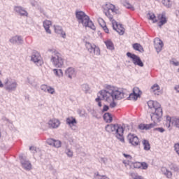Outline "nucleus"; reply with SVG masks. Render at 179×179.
<instances>
[{
    "mask_svg": "<svg viewBox=\"0 0 179 179\" xmlns=\"http://www.w3.org/2000/svg\"><path fill=\"white\" fill-rule=\"evenodd\" d=\"M103 12L110 19L113 24V28L117 31L120 36H122L125 33V29L122 27V24H118L117 21L113 19V17L115 13H117L118 9L115 8V6L112 3H108L103 6Z\"/></svg>",
    "mask_w": 179,
    "mask_h": 179,
    "instance_id": "f257e3e1",
    "label": "nucleus"
},
{
    "mask_svg": "<svg viewBox=\"0 0 179 179\" xmlns=\"http://www.w3.org/2000/svg\"><path fill=\"white\" fill-rule=\"evenodd\" d=\"M99 94L102 96L103 100H106V101L110 103V106L112 108H114V107L117 106V103L114 102V100L116 99L117 100H121V99L124 97V93L117 90L110 92L107 90H103L99 92Z\"/></svg>",
    "mask_w": 179,
    "mask_h": 179,
    "instance_id": "f03ea898",
    "label": "nucleus"
},
{
    "mask_svg": "<svg viewBox=\"0 0 179 179\" xmlns=\"http://www.w3.org/2000/svg\"><path fill=\"white\" fill-rule=\"evenodd\" d=\"M163 117V109H159L155 110V113H151V120L153 123L150 124H140L138 125V129L141 131H149L152 128H155L157 124L156 122H160L162 121V117Z\"/></svg>",
    "mask_w": 179,
    "mask_h": 179,
    "instance_id": "7ed1b4c3",
    "label": "nucleus"
},
{
    "mask_svg": "<svg viewBox=\"0 0 179 179\" xmlns=\"http://www.w3.org/2000/svg\"><path fill=\"white\" fill-rule=\"evenodd\" d=\"M106 131L109 134L112 132H115L116 134V138L120 141V142H125V139L124 138V127L118 124H108L106 127Z\"/></svg>",
    "mask_w": 179,
    "mask_h": 179,
    "instance_id": "20e7f679",
    "label": "nucleus"
},
{
    "mask_svg": "<svg viewBox=\"0 0 179 179\" xmlns=\"http://www.w3.org/2000/svg\"><path fill=\"white\" fill-rule=\"evenodd\" d=\"M76 17L78 23H81L85 27H90V29H94V24L90 18L83 11H77L76 13Z\"/></svg>",
    "mask_w": 179,
    "mask_h": 179,
    "instance_id": "39448f33",
    "label": "nucleus"
},
{
    "mask_svg": "<svg viewBox=\"0 0 179 179\" xmlns=\"http://www.w3.org/2000/svg\"><path fill=\"white\" fill-rule=\"evenodd\" d=\"M50 61L55 68H62L64 66V58H62L61 53L57 50L53 52Z\"/></svg>",
    "mask_w": 179,
    "mask_h": 179,
    "instance_id": "423d86ee",
    "label": "nucleus"
},
{
    "mask_svg": "<svg viewBox=\"0 0 179 179\" xmlns=\"http://www.w3.org/2000/svg\"><path fill=\"white\" fill-rule=\"evenodd\" d=\"M85 47L87 51L90 52V54H92V55H100L101 51L99 46L92 44L90 42H86Z\"/></svg>",
    "mask_w": 179,
    "mask_h": 179,
    "instance_id": "0eeeda50",
    "label": "nucleus"
},
{
    "mask_svg": "<svg viewBox=\"0 0 179 179\" xmlns=\"http://www.w3.org/2000/svg\"><path fill=\"white\" fill-rule=\"evenodd\" d=\"M31 61L36 64L37 66H43V65H44V61L43 60V57L38 52H35L32 54L31 57Z\"/></svg>",
    "mask_w": 179,
    "mask_h": 179,
    "instance_id": "6e6552de",
    "label": "nucleus"
},
{
    "mask_svg": "<svg viewBox=\"0 0 179 179\" xmlns=\"http://www.w3.org/2000/svg\"><path fill=\"white\" fill-rule=\"evenodd\" d=\"M127 141H129V143H131L132 146H138V145H141V141H139V138L132 133L128 134Z\"/></svg>",
    "mask_w": 179,
    "mask_h": 179,
    "instance_id": "1a4fd4ad",
    "label": "nucleus"
},
{
    "mask_svg": "<svg viewBox=\"0 0 179 179\" xmlns=\"http://www.w3.org/2000/svg\"><path fill=\"white\" fill-rule=\"evenodd\" d=\"M127 56L132 59V62L133 64H134V65H138V66H143V62H142L141 58L136 56V55L132 54L131 52H127Z\"/></svg>",
    "mask_w": 179,
    "mask_h": 179,
    "instance_id": "9d476101",
    "label": "nucleus"
},
{
    "mask_svg": "<svg viewBox=\"0 0 179 179\" xmlns=\"http://www.w3.org/2000/svg\"><path fill=\"white\" fill-rule=\"evenodd\" d=\"M147 104L148 106V108L150 110H155V111L163 110V108H162V105H160V103L156 101L150 100L148 101Z\"/></svg>",
    "mask_w": 179,
    "mask_h": 179,
    "instance_id": "9b49d317",
    "label": "nucleus"
},
{
    "mask_svg": "<svg viewBox=\"0 0 179 179\" xmlns=\"http://www.w3.org/2000/svg\"><path fill=\"white\" fill-rule=\"evenodd\" d=\"M48 125L49 128L55 129L58 128V127H59V125H61V122L59 121V120L56 119V118L50 119L48 121Z\"/></svg>",
    "mask_w": 179,
    "mask_h": 179,
    "instance_id": "f8f14e48",
    "label": "nucleus"
},
{
    "mask_svg": "<svg viewBox=\"0 0 179 179\" xmlns=\"http://www.w3.org/2000/svg\"><path fill=\"white\" fill-rule=\"evenodd\" d=\"M154 45L155 48L157 50V52H160L162 50H163V46L164 45L163 43V41L159 38H155L154 40Z\"/></svg>",
    "mask_w": 179,
    "mask_h": 179,
    "instance_id": "ddd939ff",
    "label": "nucleus"
},
{
    "mask_svg": "<svg viewBox=\"0 0 179 179\" xmlns=\"http://www.w3.org/2000/svg\"><path fill=\"white\" fill-rule=\"evenodd\" d=\"M47 143H48V145H50L51 146H54V148H61L62 145V143H61V141L55 140L54 138L48 139Z\"/></svg>",
    "mask_w": 179,
    "mask_h": 179,
    "instance_id": "4468645a",
    "label": "nucleus"
},
{
    "mask_svg": "<svg viewBox=\"0 0 179 179\" xmlns=\"http://www.w3.org/2000/svg\"><path fill=\"white\" fill-rule=\"evenodd\" d=\"M54 29H55V32L57 33V34H61L63 38H66V34H65V31L62 30V27L55 25Z\"/></svg>",
    "mask_w": 179,
    "mask_h": 179,
    "instance_id": "2eb2a0df",
    "label": "nucleus"
},
{
    "mask_svg": "<svg viewBox=\"0 0 179 179\" xmlns=\"http://www.w3.org/2000/svg\"><path fill=\"white\" fill-rule=\"evenodd\" d=\"M66 122L67 125H69V127H71V128H72L73 127H75L76 124H78L76 119L73 117H67L66 120Z\"/></svg>",
    "mask_w": 179,
    "mask_h": 179,
    "instance_id": "dca6fc26",
    "label": "nucleus"
},
{
    "mask_svg": "<svg viewBox=\"0 0 179 179\" xmlns=\"http://www.w3.org/2000/svg\"><path fill=\"white\" fill-rule=\"evenodd\" d=\"M158 20L159 21L158 22V26H159V27H162L163 24H166V23H167V18L166 17V15L163 14H159L158 15Z\"/></svg>",
    "mask_w": 179,
    "mask_h": 179,
    "instance_id": "f3484780",
    "label": "nucleus"
},
{
    "mask_svg": "<svg viewBox=\"0 0 179 179\" xmlns=\"http://www.w3.org/2000/svg\"><path fill=\"white\" fill-rule=\"evenodd\" d=\"M98 23H99V26H101V27H102V29H103L105 33H107V34L110 33V30L107 27V25L106 24V22L104 21V20H103L102 18H99Z\"/></svg>",
    "mask_w": 179,
    "mask_h": 179,
    "instance_id": "a211bd4d",
    "label": "nucleus"
},
{
    "mask_svg": "<svg viewBox=\"0 0 179 179\" xmlns=\"http://www.w3.org/2000/svg\"><path fill=\"white\" fill-rule=\"evenodd\" d=\"M14 10L17 13H19L20 16H27L29 13H27V11H26L22 6H15L14 8Z\"/></svg>",
    "mask_w": 179,
    "mask_h": 179,
    "instance_id": "6ab92c4d",
    "label": "nucleus"
},
{
    "mask_svg": "<svg viewBox=\"0 0 179 179\" xmlns=\"http://www.w3.org/2000/svg\"><path fill=\"white\" fill-rule=\"evenodd\" d=\"M52 24V22H51V21L48 20H45V21H43V27L46 33H48V34H51V29H50V27Z\"/></svg>",
    "mask_w": 179,
    "mask_h": 179,
    "instance_id": "aec40b11",
    "label": "nucleus"
},
{
    "mask_svg": "<svg viewBox=\"0 0 179 179\" xmlns=\"http://www.w3.org/2000/svg\"><path fill=\"white\" fill-rule=\"evenodd\" d=\"M151 92L155 94V96H159L162 93V91L160 90V86H159L157 84H155L151 87Z\"/></svg>",
    "mask_w": 179,
    "mask_h": 179,
    "instance_id": "412c9836",
    "label": "nucleus"
},
{
    "mask_svg": "<svg viewBox=\"0 0 179 179\" xmlns=\"http://www.w3.org/2000/svg\"><path fill=\"white\" fill-rule=\"evenodd\" d=\"M171 124H173V117L166 115L165 116L164 125L166 128H170L171 127Z\"/></svg>",
    "mask_w": 179,
    "mask_h": 179,
    "instance_id": "4be33fe9",
    "label": "nucleus"
},
{
    "mask_svg": "<svg viewBox=\"0 0 179 179\" xmlns=\"http://www.w3.org/2000/svg\"><path fill=\"white\" fill-rule=\"evenodd\" d=\"M162 173H164L167 178H171L173 177V173L171 171H169L166 167L162 168Z\"/></svg>",
    "mask_w": 179,
    "mask_h": 179,
    "instance_id": "5701e85b",
    "label": "nucleus"
},
{
    "mask_svg": "<svg viewBox=\"0 0 179 179\" xmlns=\"http://www.w3.org/2000/svg\"><path fill=\"white\" fill-rule=\"evenodd\" d=\"M66 75L72 79V76H75V69L70 67L66 70Z\"/></svg>",
    "mask_w": 179,
    "mask_h": 179,
    "instance_id": "b1692460",
    "label": "nucleus"
},
{
    "mask_svg": "<svg viewBox=\"0 0 179 179\" xmlns=\"http://www.w3.org/2000/svg\"><path fill=\"white\" fill-rule=\"evenodd\" d=\"M103 120L108 123L113 122V115H111L110 113H105L103 115Z\"/></svg>",
    "mask_w": 179,
    "mask_h": 179,
    "instance_id": "393cba45",
    "label": "nucleus"
},
{
    "mask_svg": "<svg viewBox=\"0 0 179 179\" xmlns=\"http://www.w3.org/2000/svg\"><path fill=\"white\" fill-rule=\"evenodd\" d=\"M133 48L136 51H138L139 52H143V47L141 46L139 43H134L133 44Z\"/></svg>",
    "mask_w": 179,
    "mask_h": 179,
    "instance_id": "a878e982",
    "label": "nucleus"
},
{
    "mask_svg": "<svg viewBox=\"0 0 179 179\" xmlns=\"http://www.w3.org/2000/svg\"><path fill=\"white\" fill-rule=\"evenodd\" d=\"M104 43L106 44L108 50H114V43H113V41H111V40L105 41Z\"/></svg>",
    "mask_w": 179,
    "mask_h": 179,
    "instance_id": "bb28decb",
    "label": "nucleus"
},
{
    "mask_svg": "<svg viewBox=\"0 0 179 179\" xmlns=\"http://www.w3.org/2000/svg\"><path fill=\"white\" fill-rule=\"evenodd\" d=\"M142 143L144 150H149L150 149V143H149V141L144 139L142 141Z\"/></svg>",
    "mask_w": 179,
    "mask_h": 179,
    "instance_id": "cd10ccee",
    "label": "nucleus"
},
{
    "mask_svg": "<svg viewBox=\"0 0 179 179\" xmlns=\"http://www.w3.org/2000/svg\"><path fill=\"white\" fill-rule=\"evenodd\" d=\"M22 167L25 169V170H31V164L29 162V161H26L22 163Z\"/></svg>",
    "mask_w": 179,
    "mask_h": 179,
    "instance_id": "c85d7f7f",
    "label": "nucleus"
},
{
    "mask_svg": "<svg viewBox=\"0 0 179 179\" xmlns=\"http://www.w3.org/2000/svg\"><path fill=\"white\" fill-rule=\"evenodd\" d=\"M10 43L13 44H15V43H20V41H22V37L20 36H14L11 39H10Z\"/></svg>",
    "mask_w": 179,
    "mask_h": 179,
    "instance_id": "c756f323",
    "label": "nucleus"
},
{
    "mask_svg": "<svg viewBox=\"0 0 179 179\" xmlns=\"http://www.w3.org/2000/svg\"><path fill=\"white\" fill-rule=\"evenodd\" d=\"M53 72L56 76H59V78H61V76H64V72H62V69H53Z\"/></svg>",
    "mask_w": 179,
    "mask_h": 179,
    "instance_id": "7c9ffc66",
    "label": "nucleus"
},
{
    "mask_svg": "<svg viewBox=\"0 0 179 179\" xmlns=\"http://www.w3.org/2000/svg\"><path fill=\"white\" fill-rule=\"evenodd\" d=\"M17 86V83L16 82H13L11 84H10L8 86H7L6 90H15Z\"/></svg>",
    "mask_w": 179,
    "mask_h": 179,
    "instance_id": "2f4dec72",
    "label": "nucleus"
},
{
    "mask_svg": "<svg viewBox=\"0 0 179 179\" xmlns=\"http://www.w3.org/2000/svg\"><path fill=\"white\" fill-rule=\"evenodd\" d=\"M123 156L128 159L127 162H125V161H124L123 163H124V164H131V161L132 160V156L127 154H123Z\"/></svg>",
    "mask_w": 179,
    "mask_h": 179,
    "instance_id": "473e14b6",
    "label": "nucleus"
},
{
    "mask_svg": "<svg viewBox=\"0 0 179 179\" xmlns=\"http://www.w3.org/2000/svg\"><path fill=\"white\" fill-rule=\"evenodd\" d=\"M150 20H152L153 23H157L158 20L156 19V15L153 13L148 14Z\"/></svg>",
    "mask_w": 179,
    "mask_h": 179,
    "instance_id": "72a5a7b5",
    "label": "nucleus"
},
{
    "mask_svg": "<svg viewBox=\"0 0 179 179\" xmlns=\"http://www.w3.org/2000/svg\"><path fill=\"white\" fill-rule=\"evenodd\" d=\"M172 124H173L174 126L176 127V128H179V118L173 117Z\"/></svg>",
    "mask_w": 179,
    "mask_h": 179,
    "instance_id": "f704fd0d",
    "label": "nucleus"
},
{
    "mask_svg": "<svg viewBox=\"0 0 179 179\" xmlns=\"http://www.w3.org/2000/svg\"><path fill=\"white\" fill-rule=\"evenodd\" d=\"M133 93H134V94H136L140 97H141V95L142 94V92H141V90H139V88H138L137 87L134 88Z\"/></svg>",
    "mask_w": 179,
    "mask_h": 179,
    "instance_id": "c9c22d12",
    "label": "nucleus"
},
{
    "mask_svg": "<svg viewBox=\"0 0 179 179\" xmlns=\"http://www.w3.org/2000/svg\"><path fill=\"white\" fill-rule=\"evenodd\" d=\"M129 97L130 100L136 101V100H138V98H139L141 96H139L138 95H137L136 94L133 92V93L130 94Z\"/></svg>",
    "mask_w": 179,
    "mask_h": 179,
    "instance_id": "e433bc0d",
    "label": "nucleus"
},
{
    "mask_svg": "<svg viewBox=\"0 0 179 179\" xmlns=\"http://www.w3.org/2000/svg\"><path fill=\"white\" fill-rule=\"evenodd\" d=\"M162 3L165 6H171V1L170 0H162Z\"/></svg>",
    "mask_w": 179,
    "mask_h": 179,
    "instance_id": "4c0bfd02",
    "label": "nucleus"
},
{
    "mask_svg": "<svg viewBox=\"0 0 179 179\" xmlns=\"http://www.w3.org/2000/svg\"><path fill=\"white\" fill-rule=\"evenodd\" d=\"M124 6H125V8H127V9H131V10H134V6H132L131 4L129 2H125L124 3Z\"/></svg>",
    "mask_w": 179,
    "mask_h": 179,
    "instance_id": "58836bf2",
    "label": "nucleus"
},
{
    "mask_svg": "<svg viewBox=\"0 0 179 179\" xmlns=\"http://www.w3.org/2000/svg\"><path fill=\"white\" fill-rule=\"evenodd\" d=\"M46 92H48V93L50 94H54V93H55V90L52 87H48V91Z\"/></svg>",
    "mask_w": 179,
    "mask_h": 179,
    "instance_id": "ea45409f",
    "label": "nucleus"
},
{
    "mask_svg": "<svg viewBox=\"0 0 179 179\" xmlns=\"http://www.w3.org/2000/svg\"><path fill=\"white\" fill-rule=\"evenodd\" d=\"M141 169H142L143 170H146V169H148V167L146 162H141Z\"/></svg>",
    "mask_w": 179,
    "mask_h": 179,
    "instance_id": "a19ab883",
    "label": "nucleus"
},
{
    "mask_svg": "<svg viewBox=\"0 0 179 179\" xmlns=\"http://www.w3.org/2000/svg\"><path fill=\"white\" fill-rule=\"evenodd\" d=\"M174 150L176 152L177 155L179 156V143H175L174 145Z\"/></svg>",
    "mask_w": 179,
    "mask_h": 179,
    "instance_id": "79ce46f5",
    "label": "nucleus"
},
{
    "mask_svg": "<svg viewBox=\"0 0 179 179\" xmlns=\"http://www.w3.org/2000/svg\"><path fill=\"white\" fill-rule=\"evenodd\" d=\"M66 154L67 155V156L69 157H72V156H73V152H72L71 150L67 149L66 150Z\"/></svg>",
    "mask_w": 179,
    "mask_h": 179,
    "instance_id": "37998d69",
    "label": "nucleus"
},
{
    "mask_svg": "<svg viewBox=\"0 0 179 179\" xmlns=\"http://www.w3.org/2000/svg\"><path fill=\"white\" fill-rule=\"evenodd\" d=\"M50 86H48V85H42L41 86V90H43V92H47L48 90V87H49Z\"/></svg>",
    "mask_w": 179,
    "mask_h": 179,
    "instance_id": "c03bdc74",
    "label": "nucleus"
},
{
    "mask_svg": "<svg viewBox=\"0 0 179 179\" xmlns=\"http://www.w3.org/2000/svg\"><path fill=\"white\" fill-rule=\"evenodd\" d=\"M134 169H141V162H135L133 164Z\"/></svg>",
    "mask_w": 179,
    "mask_h": 179,
    "instance_id": "a18cd8bd",
    "label": "nucleus"
},
{
    "mask_svg": "<svg viewBox=\"0 0 179 179\" xmlns=\"http://www.w3.org/2000/svg\"><path fill=\"white\" fill-rule=\"evenodd\" d=\"M154 131H158V132H161V134H163V132H164V131L166 130L163 127H158L155 128Z\"/></svg>",
    "mask_w": 179,
    "mask_h": 179,
    "instance_id": "49530a36",
    "label": "nucleus"
},
{
    "mask_svg": "<svg viewBox=\"0 0 179 179\" xmlns=\"http://www.w3.org/2000/svg\"><path fill=\"white\" fill-rule=\"evenodd\" d=\"M101 99H100V96H98L96 99H95V101H96V103H98V106L99 107H101Z\"/></svg>",
    "mask_w": 179,
    "mask_h": 179,
    "instance_id": "de8ad7c7",
    "label": "nucleus"
},
{
    "mask_svg": "<svg viewBox=\"0 0 179 179\" xmlns=\"http://www.w3.org/2000/svg\"><path fill=\"white\" fill-rule=\"evenodd\" d=\"M108 106H104L103 108V111H108Z\"/></svg>",
    "mask_w": 179,
    "mask_h": 179,
    "instance_id": "09e8293b",
    "label": "nucleus"
},
{
    "mask_svg": "<svg viewBox=\"0 0 179 179\" xmlns=\"http://www.w3.org/2000/svg\"><path fill=\"white\" fill-rule=\"evenodd\" d=\"M172 64H173V65H175V66H178V65H179V62H178L173 61Z\"/></svg>",
    "mask_w": 179,
    "mask_h": 179,
    "instance_id": "8fccbe9b",
    "label": "nucleus"
},
{
    "mask_svg": "<svg viewBox=\"0 0 179 179\" xmlns=\"http://www.w3.org/2000/svg\"><path fill=\"white\" fill-rule=\"evenodd\" d=\"M175 90H176V92L179 93V85H177L176 87H175Z\"/></svg>",
    "mask_w": 179,
    "mask_h": 179,
    "instance_id": "3c124183",
    "label": "nucleus"
},
{
    "mask_svg": "<svg viewBox=\"0 0 179 179\" xmlns=\"http://www.w3.org/2000/svg\"><path fill=\"white\" fill-rule=\"evenodd\" d=\"M0 87H3V84L2 83V81L0 80Z\"/></svg>",
    "mask_w": 179,
    "mask_h": 179,
    "instance_id": "603ef678",
    "label": "nucleus"
},
{
    "mask_svg": "<svg viewBox=\"0 0 179 179\" xmlns=\"http://www.w3.org/2000/svg\"><path fill=\"white\" fill-rule=\"evenodd\" d=\"M101 179H110V178H108L107 177H105V176H103Z\"/></svg>",
    "mask_w": 179,
    "mask_h": 179,
    "instance_id": "864d4df0",
    "label": "nucleus"
},
{
    "mask_svg": "<svg viewBox=\"0 0 179 179\" xmlns=\"http://www.w3.org/2000/svg\"><path fill=\"white\" fill-rule=\"evenodd\" d=\"M8 81H9V80L7 79V81L6 82L5 85H8Z\"/></svg>",
    "mask_w": 179,
    "mask_h": 179,
    "instance_id": "5fc2aeb1",
    "label": "nucleus"
},
{
    "mask_svg": "<svg viewBox=\"0 0 179 179\" xmlns=\"http://www.w3.org/2000/svg\"><path fill=\"white\" fill-rule=\"evenodd\" d=\"M1 132H0V138H1Z\"/></svg>",
    "mask_w": 179,
    "mask_h": 179,
    "instance_id": "6e6d98bb",
    "label": "nucleus"
},
{
    "mask_svg": "<svg viewBox=\"0 0 179 179\" xmlns=\"http://www.w3.org/2000/svg\"><path fill=\"white\" fill-rule=\"evenodd\" d=\"M29 149H30V150H31V147Z\"/></svg>",
    "mask_w": 179,
    "mask_h": 179,
    "instance_id": "4d7b16f0",
    "label": "nucleus"
},
{
    "mask_svg": "<svg viewBox=\"0 0 179 179\" xmlns=\"http://www.w3.org/2000/svg\"><path fill=\"white\" fill-rule=\"evenodd\" d=\"M0 75H1V71H0Z\"/></svg>",
    "mask_w": 179,
    "mask_h": 179,
    "instance_id": "13d9d810",
    "label": "nucleus"
}]
</instances>
